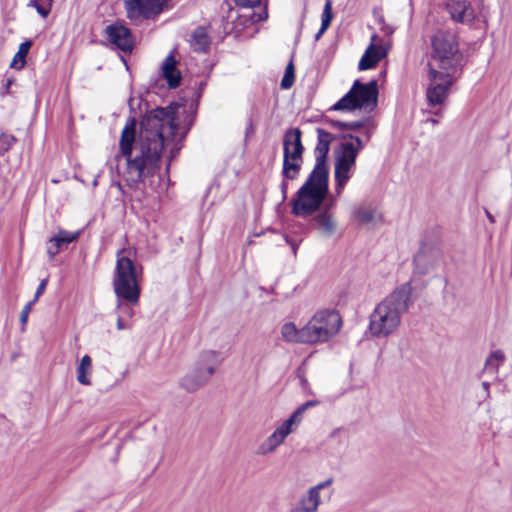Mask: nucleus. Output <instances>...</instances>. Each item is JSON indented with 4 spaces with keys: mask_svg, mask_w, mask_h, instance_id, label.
Here are the masks:
<instances>
[{
    "mask_svg": "<svg viewBox=\"0 0 512 512\" xmlns=\"http://www.w3.org/2000/svg\"><path fill=\"white\" fill-rule=\"evenodd\" d=\"M178 125L175 108L168 106L150 111L141 121L135 155H133L136 120L133 117L127 120L120 137V154L116 159L124 157L126 160V168L122 176L129 186L142 182L155 172L165 142L168 138L176 136Z\"/></svg>",
    "mask_w": 512,
    "mask_h": 512,
    "instance_id": "1",
    "label": "nucleus"
},
{
    "mask_svg": "<svg viewBox=\"0 0 512 512\" xmlns=\"http://www.w3.org/2000/svg\"><path fill=\"white\" fill-rule=\"evenodd\" d=\"M411 296L412 286L405 283L377 304L369 318L371 335L384 338L396 332L403 314L412 304Z\"/></svg>",
    "mask_w": 512,
    "mask_h": 512,
    "instance_id": "2",
    "label": "nucleus"
},
{
    "mask_svg": "<svg viewBox=\"0 0 512 512\" xmlns=\"http://www.w3.org/2000/svg\"><path fill=\"white\" fill-rule=\"evenodd\" d=\"M140 275L141 271L137 270L133 260L126 255V251L124 249L119 250L116 254L112 286L116 296L118 315H122L128 321H131L134 317L132 306L139 303L141 294Z\"/></svg>",
    "mask_w": 512,
    "mask_h": 512,
    "instance_id": "3",
    "label": "nucleus"
},
{
    "mask_svg": "<svg viewBox=\"0 0 512 512\" xmlns=\"http://www.w3.org/2000/svg\"><path fill=\"white\" fill-rule=\"evenodd\" d=\"M362 148L363 143L359 137L349 136V140L343 141L337 150H335V195L331 196L330 206H333L337 198L342 195L346 184L354 175L356 169V158Z\"/></svg>",
    "mask_w": 512,
    "mask_h": 512,
    "instance_id": "4",
    "label": "nucleus"
},
{
    "mask_svg": "<svg viewBox=\"0 0 512 512\" xmlns=\"http://www.w3.org/2000/svg\"><path fill=\"white\" fill-rule=\"evenodd\" d=\"M328 193V174L312 170L308 179L297 192L292 211L295 215L303 216L316 211Z\"/></svg>",
    "mask_w": 512,
    "mask_h": 512,
    "instance_id": "5",
    "label": "nucleus"
},
{
    "mask_svg": "<svg viewBox=\"0 0 512 512\" xmlns=\"http://www.w3.org/2000/svg\"><path fill=\"white\" fill-rule=\"evenodd\" d=\"M432 47L429 69L456 72L460 56L455 35L445 31L437 32L432 38Z\"/></svg>",
    "mask_w": 512,
    "mask_h": 512,
    "instance_id": "6",
    "label": "nucleus"
},
{
    "mask_svg": "<svg viewBox=\"0 0 512 512\" xmlns=\"http://www.w3.org/2000/svg\"><path fill=\"white\" fill-rule=\"evenodd\" d=\"M340 327L341 317L338 312L321 310L303 326L302 337L308 344L326 342L338 333Z\"/></svg>",
    "mask_w": 512,
    "mask_h": 512,
    "instance_id": "7",
    "label": "nucleus"
},
{
    "mask_svg": "<svg viewBox=\"0 0 512 512\" xmlns=\"http://www.w3.org/2000/svg\"><path fill=\"white\" fill-rule=\"evenodd\" d=\"M301 136L299 128H290L284 134L282 175L285 179L294 180L299 176L304 153Z\"/></svg>",
    "mask_w": 512,
    "mask_h": 512,
    "instance_id": "8",
    "label": "nucleus"
},
{
    "mask_svg": "<svg viewBox=\"0 0 512 512\" xmlns=\"http://www.w3.org/2000/svg\"><path fill=\"white\" fill-rule=\"evenodd\" d=\"M378 96L377 82L370 81L367 84L356 80L347 94H345L331 109L335 111H352L376 106Z\"/></svg>",
    "mask_w": 512,
    "mask_h": 512,
    "instance_id": "9",
    "label": "nucleus"
},
{
    "mask_svg": "<svg viewBox=\"0 0 512 512\" xmlns=\"http://www.w3.org/2000/svg\"><path fill=\"white\" fill-rule=\"evenodd\" d=\"M167 0H124L128 19L135 23L155 19L163 10Z\"/></svg>",
    "mask_w": 512,
    "mask_h": 512,
    "instance_id": "10",
    "label": "nucleus"
},
{
    "mask_svg": "<svg viewBox=\"0 0 512 512\" xmlns=\"http://www.w3.org/2000/svg\"><path fill=\"white\" fill-rule=\"evenodd\" d=\"M454 73L435 68L429 69V85L426 96L430 105H440L446 100L449 88L453 82Z\"/></svg>",
    "mask_w": 512,
    "mask_h": 512,
    "instance_id": "11",
    "label": "nucleus"
},
{
    "mask_svg": "<svg viewBox=\"0 0 512 512\" xmlns=\"http://www.w3.org/2000/svg\"><path fill=\"white\" fill-rule=\"evenodd\" d=\"M297 428L293 420L286 419L259 445L257 454L266 456L274 453Z\"/></svg>",
    "mask_w": 512,
    "mask_h": 512,
    "instance_id": "12",
    "label": "nucleus"
},
{
    "mask_svg": "<svg viewBox=\"0 0 512 512\" xmlns=\"http://www.w3.org/2000/svg\"><path fill=\"white\" fill-rule=\"evenodd\" d=\"M332 484L329 478L308 489L307 493L302 495L299 500L291 507L289 512H318L321 504L320 491Z\"/></svg>",
    "mask_w": 512,
    "mask_h": 512,
    "instance_id": "13",
    "label": "nucleus"
},
{
    "mask_svg": "<svg viewBox=\"0 0 512 512\" xmlns=\"http://www.w3.org/2000/svg\"><path fill=\"white\" fill-rule=\"evenodd\" d=\"M105 35L108 41L116 48L131 52L134 47V39L130 30L119 23L108 25L105 28Z\"/></svg>",
    "mask_w": 512,
    "mask_h": 512,
    "instance_id": "14",
    "label": "nucleus"
},
{
    "mask_svg": "<svg viewBox=\"0 0 512 512\" xmlns=\"http://www.w3.org/2000/svg\"><path fill=\"white\" fill-rule=\"evenodd\" d=\"M387 51L388 48L382 40L376 34L372 35L371 42L359 61V70L374 68L386 56Z\"/></svg>",
    "mask_w": 512,
    "mask_h": 512,
    "instance_id": "15",
    "label": "nucleus"
},
{
    "mask_svg": "<svg viewBox=\"0 0 512 512\" xmlns=\"http://www.w3.org/2000/svg\"><path fill=\"white\" fill-rule=\"evenodd\" d=\"M316 132L318 143L314 150L316 163L313 170H318L320 173L328 174L326 157L330 149V143L333 141L334 136L322 128H317Z\"/></svg>",
    "mask_w": 512,
    "mask_h": 512,
    "instance_id": "16",
    "label": "nucleus"
},
{
    "mask_svg": "<svg viewBox=\"0 0 512 512\" xmlns=\"http://www.w3.org/2000/svg\"><path fill=\"white\" fill-rule=\"evenodd\" d=\"M446 9L451 18L459 23L468 24L475 18V11L469 0H447Z\"/></svg>",
    "mask_w": 512,
    "mask_h": 512,
    "instance_id": "17",
    "label": "nucleus"
},
{
    "mask_svg": "<svg viewBox=\"0 0 512 512\" xmlns=\"http://www.w3.org/2000/svg\"><path fill=\"white\" fill-rule=\"evenodd\" d=\"M352 219L358 225L374 227L383 222L382 214L371 205H358L353 209Z\"/></svg>",
    "mask_w": 512,
    "mask_h": 512,
    "instance_id": "18",
    "label": "nucleus"
},
{
    "mask_svg": "<svg viewBox=\"0 0 512 512\" xmlns=\"http://www.w3.org/2000/svg\"><path fill=\"white\" fill-rule=\"evenodd\" d=\"M161 76L166 80L170 89L177 88L181 83V72L177 68V61L173 54H169L161 65Z\"/></svg>",
    "mask_w": 512,
    "mask_h": 512,
    "instance_id": "19",
    "label": "nucleus"
},
{
    "mask_svg": "<svg viewBox=\"0 0 512 512\" xmlns=\"http://www.w3.org/2000/svg\"><path fill=\"white\" fill-rule=\"evenodd\" d=\"M223 361L222 355L218 351L207 350L203 351L196 365L205 373V376L211 378V376L215 373L216 369L221 365Z\"/></svg>",
    "mask_w": 512,
    "mask_h": 512,
    "instance_id": "20",
    "label": "nucleus"
},
{
    "mask_svg": "<svg viewBox=\"0 0 512 512\" xmlns=\"http://www.w3.org/2000/svg\"><path fill=\"white\" fill-rule=\"evenodd\" d=\"M210 378L205 376L203 369L197 365L189 371L180 381V385L188 392H194L205 385Z\"/></svg>",
    "mask_w": 512,
    "mask_h": 512,
    "instance_id": "21",
    "label": "nucleus"
},
{
    "mask_svg": "<svg viewBox=\"0 0 512 512\" xmlns=\"http://www.w3.org/2000/svg\"><path fill=\"white\" fill-rule=\"evenodd\" d=\"M315 223L319 232L325 237H331L336 231V222L326 211L315 217Z\"/></svg>",
    "mask_w": 512,
    "mask_h": 512,
    "instance_id": "22",
    "label": "nucleus"
},
{
    "mask_svg": "<svg viewBox=\"0 0 512 512\" xmlns=\"http://www.w3.org/2000/svg\"><path fill=\"white\" fill-rule=\"evenodd\" d=\"M506 356L502 350H494L486 358L483 372L492 373L498 377L499 368L504 364Z\"/></svg>",
    "mask_w": 512,
    "mask_h": 512,
    "instance_id": "23",
    "label": "nucleus"
},
{
    "mask_svg": "<svg viewBox=\"0 0 512 512\" xmlns=\"http://www.w3.org/2000/svg\"><path fill=\"white\" fill-rule=\"evenodd\" d=\"M77 381L81 385L89 386L91 385V375H92V359L89 355H84L76 369Z\"/></svg>",
    "mask_w": 512,
    "mask_h": 512,
    "instance_id": "24",
    "label": "nucleus"
},
{
    "mask_svg": "<svg viewBox=\"0 0 512 512\" xmlns=\"http://www.w3.org/2000/svg\"><path fill=\"white\" fill-rule=\"evenodd\" d=\"M303 327L301 329H297L295 324L292 322H287L281 327L282 337L289 342H299L305 343L302 337Z\"/></svg>",
    "mask_w": 512,
    "mask_h": 512,
    "instance_id": "25",
    "label": "nucleus"
},
{
    "mask_svg": "<svg viewBox=\"0 0 512 512\" xmlns=\"http://www.w3.org/2000/svg\"><path fill=\"white\" fill-rule=\"evenodd\" d=\"M236 5L240 7H255L261 3V0H234ZM268 18L267 12V1L265 2V8L260 13H253L251 19L253 22L265 21Z\"/></svg>",
    "mask_w": 512,
    "mask_h": 512,
    "instance_id": "26",
    "label": "nucleus"
},
{
    "mask_svg": "<svg viewBox=\"0 0 512 512\" xmlns=\"http://www.w3.org/2000/svg\"><path fill=\"white\" fill-rule=\"evenodd\" d=\"M79 235L80 231L69 232L66 230H59L58 233L52 237V241H55L56 245H59L61 248H63V246L76 241Z\"/></svg>",
    "mask_w": 512,
    "mask_h": 512,
    "instance_id": "27",
    "label": "nucleus"
},
{
    "mask_svg": "<svg viewBox=\"0 0 512 512\" xmlns=\"http://www.w3.org/2000/svg\"><path fill=\"white\" fill-rule=\"evenodd\" d=\"M192 45L196 51H205L209 46L207 34L203 28H198L192 35Z\"/></svg>",
    "mask_w": 512,
    "mask_h": 512,
    "instance_id": "28",
    "label": "nucleus"
},
{
    "mask_svg": "<svg viewBox=\"0 0 512 512\" xmlns=\"http://www.w3.org/2000/svg\"><path fill=\"white\" fill-rule=\"evenodd\" d=\"M32 43L30 41L22 42L19 46L17 53L11 63V67L22 68L25 64V57L27 56Z\"/></svg>",
    "mask_w": 512,
    "mask_h": 512,
    "instance_id": "29",
    "label": "nucleus"
},
{
    "mask_svg": "<svg viewBox=\"0 0 512 512\" xmlns=\"http://www.w3.org/2000/svg\"><path fill=\"white\" fill-rule=\"evenodd\" d=\"M318 401H307L305 403H303L301 406H299L291 415H290V419L293 420V422L299 426L301 420H302V415L303 413L310 407H313V406H316L318 405Z\"/></svg>",
    "mask_w": 512,
    "mask_h": 512,
    "instance_id": "30",
    "label": "nucleus"
},
{
    "mask_svg": "<svg viewBox=\"0 0 512 512\" xmlns=\"http://www.w3.org/2000/svg\"><path fill=\"white\" fill-rule=\"evenodd\" d=\"M294 65L292 62H290L286 69H285V73H284V76L281 80V88L282 89H289L292 87L293 83H294Z\"/></svg>",
    "mask_w": 512,
    "mask_h": 512,
    "instance_id": "31",
    "label": "nucleus"
},
{
    "mask_svg": "<svg viewBox=\"0 0 512 512\" xmlns=\"http://www.w3.org/2000/svg\"><path fill=\"white\" fill-rule=\"evenodd\" d=\"M29 5L34 7L42 17H47L51 10V2L46 0V3L40 0H30Z\"/></svg>",
    "mask_w": 512,
    "mask_h": 512,
    "instance_id": "32",
    "label": "nucleus"
},
{
    "mask_svg": "<svg viewBox=\"0 0 512 512\" xmlns=\"http://www.w3.org/2000/svg\"><path fill=\"white\" fill-rule=\"evenodd\" d=\"M331 126L340 128L343 130H358L361 127H363L364 122L363 121H353V122H339V121H331Z\"/></svg>",
    "mask_w": 512,
    "mask_h": 512,
    "instance_id": "33",
    "label": "nucleus"
},
{
    "mask_svg": "<svg viewBox=\"0 0 512 512\" xmlns=\"http://www.w3.org/2000/svg\"><path fill=\"white\" fill-rule=\"evenodd\" d=\"M332 20V8L331 3L328 1L325 6L322 13V22H321V28L322 31H326L328 27L330 26Z\"/></svg>",
    "mask_w": 512,
    "mask_h": 512,
    "instance_id": "34",
    "label": "nucleus"
},
{
    "mask_svg": "<svg viewBox=\"0 0 512 512\" xmlns=\"http://www.w3.org/2000/svg\"><path fill=\"white\" fill-rule=\"evenodd\" d=\"M15 142L16 138L13 135L4 133L0 135V149L2 151H8Z\"/></svg>",
    "mask_w": 512,
    "mask_h": 512,
    "instance_id": "35",
    "label": "nucleus"
},
{
    "mask_svg": "<svg viewBox=\"0 0 512 512\" xmlns=\"http://www.w3.org/2000/svg\"><path fill=\"white\" fill-rule=\"evenodd\" d=\"M62 248L59 245H56L55 241H52V237L47 242V254L53 259Z\"/></svg>",
    "mask_w": 512,
    "mask_h": 512,
    "instance_id": "36",
    "label": "nucleus"
},
{
    "mask_svg": "<svg viewBox=\"0 0 512 512\" xmlns=\"http://www.w3.org/2000/svg\"><path fill=\"white\" fill-rule=\"evenodd\" d=\"M35 304V302L33 301H30L28 302L22 309L21 311V315H20V321L22 323V325H25L27 323V320H28V316H29V313L31 312L32 310V306Z\"/></svg>",
    "mask_w": 512,
    "mask_h": 512,
    "instance_id": "37",
    "label": "nucleus"
},
{
    "mask_svg": "<svg viewBox=\"0 0 512 512\" xmlns=\"http://www.w3.org/2000/svg\"><path fill=\"white\" fill-rule=\"evenodd\" d=\"M116 325L118 330H129L132 328V321H128L122 315H118Z\"/></svg>",
    "mask_w": 512,
    "mask_h": 512,
    "instance_id": "38",
    "label": "nucleus"
},
{
    "mask_svg": "<svg viewBox=\"0 0 512 512\" xmlns=\"http://www.w3.org/2000/svg\"><path fill=\"white\" fill-rule=\"evenodd\" d=\"M47 283H48V279H43L40 284L38 285L37 287V290H36V293H35V296H34V299L32 300L33 302H37L39 297L44 293L45 289H46V286H47Z\"/></svg>",
    "mask_w": 512,
    "mask_h": 512,
    "instance_id": "39",
    "label": "nucleus"
},
{
    "mask_svg": "<svg viewBox=\"0 0 512 512\" xmlns=\"http://www.w3.org/2000/svg\"><path fill=\"white\" fill-rule=\"evenodd\" d=\"M482 387L484 389V391L486 392V396L489 397L490 396V383L489 382H482Z\"/></svg>",
    "mask_w": 512,
    "mask_h": 512,
    "instance_id": "40",
    "label": "nucleus"
},
{
    "mask_svg": "<svg viewBox=\"0 0 512 512\" xmlns=\"http://www.w3.org/2000/svg\"><path fill=\"white\" fill-rule=\"evenodd\" d=\"M324 32H325V31H322V28L320 27V29H319L318 33L315 35V40H316V41H317V40H319V39H320V37L323 35V33H324Z\"/></svg>",
    "mask_w": 512,
    "mask_h": 512,
    "instance_id": "41",
    "label": "nucleus"
},
{
    "mask_svg": "<svg viewBox=\"0 0 512 512\" xmlns=\"http://www.w3.org/2000/svg\"><path fill=\"white\" fill-rule=\"evenodd\" d=\"M281 188H282L283 193H285L286 189H287V183L286 182H282Z\"/></svg>",
    "mask_w": 512,
    "mask_h": 512,
    "instance_id": "42",
    "label": "nucleus"
},
{
    "mask_svg": "<svg viewBox=\"0 0 512 512\" xmlns=\"http://www.w3.org/2000/svg\"><path fill=\"white\" fill-rule=\"evenodd\" d=\"M291 246H292L293 252L295 254L298 246L295 243H292Z\"/></svg>",
    "mask_w": 512,
    "mask_h": 512,
    "instance_id": "43",
    "label": "nucleus"
},
{
    "mask_svg": "<svg viewBox=\"0 0 512 512\" xmlns=\"http://www.w3.org/2000/svg\"><path fill=\"white\" fill-rule=\"evenodd\" d=\"M337 432H338V430L333 431L331 436L334 437Z\"/></svg>",
    "mask_w": 512,
    "mask_h": 512,
    "instance_id": "44",
    "label": "nucleus"
}]
</instances>
